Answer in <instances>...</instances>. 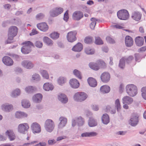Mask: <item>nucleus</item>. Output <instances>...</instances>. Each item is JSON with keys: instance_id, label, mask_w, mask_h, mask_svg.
Returning <instances> with one entry per match:
<instances>
[{"instance_id": "f3484780", "label": "nucleus", "mask_w": 146, "mask_h": 146, "mask_svg": "<svg viewBox=\"0 0 146 146\" xmlns=\"http://www.w3.org/2000/svg\"><path fill=\"white\" fill-rule=\"evenodd\" d=\"M59 120L60 121V122L58 125V128L62 129L65 126L67 122V119L64 117H61L59 118Z\"/></svg>"}, {"instance_id": "69168bd1", "label": "nucleus", "mask_w": 146, "mask_h": 146, "mask_svg": "<svg viewBox=\"0 0 146 146\" xmlns=\"http://www.w3.org/2000/svg\"><path fill=\"white\" fill-rule=\"evenodd\" d=\"M16 117L18 118H21V111H17L16 112L15 115Z\"/></svg>"}, {"instance_id": "0e129e2a", "label": "nucleus", "mask_w": 146, "mask_h": 146, "mask_svg": "<svg viewBox=\"0 0 146 146\" xmlns=\"http://www.w3.org/2000/svg\"><path fill=\"white\" fill-rule=\"evenodd\" d=\"M92 109L94 111H97L99 110V107L98 105H94L91 106Z\"/></svg>"}, {"instance_id": "6ab92c4d", "label": "nucleus", "mask_w": 146, "mask_h": 146, "mask_svg": "<svg viewBox=\"0 0 146 146\" xmlns=\"http://www.w3.org/2000/svg\"><path fill=\"white\" fill-rule=\"evenodd\" d=\"M58 98L60 101L63 104H66L68 101L67 96L64 94H59L58 95Z\"/></svg>"}, {"instance_id": "7ed1b4c3", "label": "nucleus", "mask_w": 146, "mask_h": 146, "mask_svg": "<svg viewBox=\"0 0 146 146\" xmlns=\"http://www.w3.org/2000/svg\"><path fill=\"white\" fill-rule=\"evenodd\" d=\"M127 93L130 96L133 97L137 94V89L136 86L134 84H130L126 87Z\"/></svg>"}, {"instance_id": "603ef678", "label": "nucleus", "mask_w": 146, "mask_h": 146, "mask_svg": "<svg viewBox=\"0 0 146 146\" xmlns=\"http://www.w3.org/2000/svg\"><path fill=\"white\" fill-rule=\"evenodd\" d=\"M93 39L92 37L88 36L86 37L84 40L85 42L86 43L89 44L92 42Z\"/></svg>"}, {"instance_id": "39448f33", "label": "nucleus", "mask_w": 146, "mask_h": 146, "mask_svg": "<svg viewBox=\"0 0 146 146\" xmlns=\"http://www.w3.org/2000/svg\"><path fill=\"white\" fill-rule=\"evenodd\" d=\"M117 16L119 19L122 20H126L129 17V14L127 11L126 9H122L118 11L117 13Z\"/></svg>"}, {"instance_id": "aec40b11", "label": "nucleus", "mask_w": 146, "mask_h": 146, "mask_svg": "<svg viewBox=\"0 0 146 146\" xmlns=\"http://www.w3.org/2000/svg\"><path fill=\"white\" fill-rule=\"evenodd\" d=\"M42 98V96L41 94L38 93L34 96L32 98L33 101L36 103H38L41 102Z\"/></svg>"}, {"instance_id": "7c9ffc66", "label": "nucleus", "mask_w": 146, "mask_h": 146, "mask_svg": "<svg viewBox=\"0 0 146 146\" xmlns=\"http://www.w3.org/2000/svg\"><path fill=\"white\" fill-rule=\"evenodd\" d=\"M1 107L3 110L8 112L11 111L13 109V106L11 104H3Z\"/></svg>"}, {"instance_id": "79ce46f5", "label": "nucleus", "mask_w": 146, "mask_h": 146, "mask_svg": "<svg viewBox=\"0 0 146 146\" xmlns=\"http://www.w3.org/2000/svg\"><path fill=\"white\" fill-rule=\"evenodd\" d=\"M106 111L107 112H110L111 113L115 114L116 112L115 110H112L110 106L108 105L106 107Z\"/></svg>"}, {"instance_id": "dca6fc26", "label": "nucleus", "mask_w": 146, "mask_h": 146, "mask_svg": "<svg viewBox=\"0 0 146 146\" xmlns=\"http://www.w3.org/2000/svg\"><path fill=\"white\" fill-rule=\"evenodd\" d=\"M37 27L40 31L43 32H46L48 29V27L45 23H42L37 24Z\"/></svg>"}, {"instance_id": "338daca9", "label": "nucleus", "mask_w": 146, "mask_h": 146, "mask_svg": "<svg viewBox=\"0 0 146 146\" xmlns=\"http://www.w3.org/2000/svg\"><path fill=\"white\" fill-rule=\"evenodd\" d=\"M56 142V141L54 139L49 140L48 141V144L50 145H52Z\"/></svg>"}, {"instance_id": "58836bf2", "label": "nucleus", "mask_w": 146, "mask_h": 146, "mask_svg": "<svg viewBox=\"0 0 146 146\" xmlns=\"http://www.w3.org/2000/svg\"><path fill=\"white\" fill-rule=\"evenodd\" d=\"M43 41L44 42L48 45H50L53 44L52 40L47 36L44 37Z\"/></svg>"}, {"instance_id": "6e6552de", "label": "nucleus", "mask_w": 146, "mask_h": 146, "mask_svg": "<svg viewBox=\"0 0 146 146\" xmlns=\"http://www.w3.org/2000/svg\"><path fill=\"white\" fill-rule=\"evenodd\" d=\"M85 123L84 119L80 116L76 117L72 120V126L74 127L76 124L79 127L83 126Z\"/></svg>"}, {"instance_id": "9b49d317", "label": "nucleus", "mask_w": 146, "mask_h": 146, "mask_svg": "<svg viewBox=\"0 0 146 146\" xmlns=\"http://www.w3.org/2000/svg\"><path fill=\"white\" fill-rule=\"evenodd\" d=\"M83 13L80 11H75L72 14V18L75 21H78L83 17Z\"/></svg>"}, {"instance_id": "de8ad7c7", "label": "nucleus", "mask_w": 146, "mask_h": 146, "mask_svg": "<svg viewBox=\"0 0 146 146\" xmlns=\"http://www.w3.org/2000/svg\"><path fill=\"white\" fill-rule=\"evenodd\" d=\"M73 72L74 74L78 78L81 79L82 77L81 73L79 70L76 69H75L74 70Z\"/></svg>"}, {"instance_id": "774afa93", "label": "nucleus", "mask_w": 146, "mask_h": 146, "mask_svg": "<svg viewBox=\"0 0 146 146\" xmlns=\"http://www.w3.org/2000/svg\"><path fill=\"white\" fill-rule=\"evenodd\" d=\"M9 55L11 57H13V58H15L16 60H18L19 58V56L17 55L13 54H11Z\"/></svg>"}, {"instance_id": "49530a36", "label": "nucleus", "mask_w": 146, "mask_h": 146, "mask_svg": "<svg viewBox=\"0 0 146 146\" xmlns=\"http://www.w3.org/2000/svg\"><path fill=\"white\" fill-rule=\"evenodd\" d=\"M40 72L42 76L46 79L49 78V75L47 72L44 70H41Z\"/></svg>"}, {"instance_id": "5fc2aeb1", "label": "nucleus", "mask_w": 146, "mask_h": 146, "mask_svg": "<svg viewBox=\"0 0 146 146\" xmlns=\"http://www.w3.org/2000/svg\"><path fill=\"white\" fill-rule=\"evenodd\" d=\"M123 58L126 63H130L133 59V57L132 56H130L128 57H124Z\"/></svg>"}, {"instance_id": "f03ea898", "label": "nucleus", "mask_w": 146, "mask_h": 146, "mask_svg": "<svg viewBox=\"0 0 146 146\" xmlns=\"http://www.w3.org/2000/svg\"><path fill=\"white\" fill-rule=\"evenodd\" d=\"M22 44L24 45L21 48V51L25 54H28L31 51L32 46L34 47L33 44L29 41H25Z\"/></svg>"}, {"instance_id": "052dcab7", "label": "nucleus", "mask_w": 146, "mask_h": 146, "mask_svg": "<svg viewBox=\"0 0 146 146\" xmlns=\"http://www.w3.org/2000/svg\"><path fill=\"white\" fill-rule=\"evenodd\" d=\"M68 10H67L65 13L64 15V17L63 18L64 20L67 22L69 19L68 14Z\"/></svg>"}, {"instance_id": "c85d7f7f", "label": "nucleus", "mask_w": 146, "mask_h": 146, "mask_svg": "<svg viewBox=\"0 0 146 146\" xmlns=\"http://www.w3.org/2000/svg\"><path fill=\"white\" fill-rule=\"evenodd\" d=\"M144 40L143 38L141 36L137 37L135 39L136 44L137 46H141L143 45Z\"/></svg>"}, {"instance_id": "a878e982", "label": "nucleus", "mask_w": 146, "mask_h": 146, "mask_svg": "<svg viewBox=\"0 0 146 146\" xmlns=\"http://www.w3.org/2000/svg\"><path fill=\"white\" fill-rule=\"evenodd\" d=\"M98 124L97 120L93 117L89 118L88 121V125L90 127L96 126Z\"/></svg>"}, {"instance_id": "c756f323", "label": "nucleus", "mask_w": 146, "mask_h": 146, "mask_svg": "<svg viewBox=\"0 0 146 146\" xmlns=\"http://www.w3.org/2000/svg\"><path fill=\"white\" fill-rule=\"evenodd\" d=\"M122 100L123 104H128L132 103L133 101L132 98L127 96L124 97L122 98Z\"/></svg>"}, {"instance_id": "b1692460", "label": "nucleus", "mask_w": 146, "mask_h": 146, "mask_svg": "<svg viewBox=\"0 0 146 146\" xmlns=\"http://www.w3.org/2000/svg\"><path fill=\"white\" fill-rule=\"evenodd\" d=\"M98 133L95 132H85L82 133L81 134V137H91L96 136Z\"/></svg>"}, {"instance_id": "412c9836", "label": "nucleus", "mask_w": 146, "mask_h": 146, "mask_svg": "<svg viewBox=\"0 0 146 146\" xmlns=\"http://www.w3.org/2000/svg\"><path fill=\"white\" fill-rule=\"evenodd\" d=\"M5 134L8 136V138L10 141L14 140L15 138V135L13 131L12 130H7L6 131Z\"/></svg>"}, {"instance_id": "8fccbe9b", "label": "nucleus", "mask_w": 146, "mask_h": 146, "mask_svg": "<svg viewBox=\"0 0 146 146\" xmlns=\"http://www.w3.org/2000/svg\"><path fill=\"white\" fill-rule=\"evenodd\" d=\"M44 15L42 13H40L37 14L36 16V19L37 20H41L44 17Z\"/></svg>"}, {"instance_id": "ddd939ff", "label": "nucleus", "mask_w": 146, "mask_h": 146, "mask_svg": "<svg viewBox=\"0 0 146 146\" xmlns=\"http://www.w3.org/2000/svg\"><path fill=\"white\" fill-rule=\"evenodd\" d=\"M21 65L23 67L28 69H31L34 66V64L31 62L27 60L23 61Z\"/></svg>"}, {"instance_id": "5701e85b", "label": "nucleus", "mask_w": 146, "mask_h": 146, "mask_svg": "<svg viewBox=\"0 0 146 146\" xmlns=\"http://www.w3.org/2000/svg\"><path fill=\"white\" fill-rule=\"evenodd\" d=\"M125 42L126 46L131 47L133 45V41L131 36H127L125 38Z\"/></svg>"}, {"instance_id": "2f4dec72", "label": "nucleus", "mask_w": 146, "mask_h": 146, "mask_svg": "<svg viewBox=\"0 0 146 146\" xmlns=\"http://www.w3.org/2000/svg\"><path fill=\"white\" fill-rule=\"evenodd\" d=\"M43 88L45 90L49 91L52 90L54 88V86L52 84L47 83L44 84Z\"/></svg>"}, {"instance_id": "393cba45", "label": "nucleus", "mask_w": 146, "mask_h": 146, "mask_svg": "<svg viewBox=\"0 0 146 146\" xmlns=\"http://www.w3.org/2000/svg\"><path fill=\"white\" fill-rule=\"evenodd\" d=\"M83 49V45L80 42H78L72 48V50L75 52L81 51Z\"/></svg>"}, {"instance_id": "423d86ee", "label": "nucleus", "mask_w": 146, "mask_h": 146, "mask_svg": "<svg viewBox=\"0 0 146 146\" xmlns=\"http://www.w3.org/2000/svg\"><path fill=\"white\" fill-rule=\"evenodd\" d=\"M55 126L54 121L50 119H47L45 122L44 127L46 131L51 132L54 128Z\"/></svg>"}, {"instance_id": "9d476101", "label": "nucleus", "mask_w": 146, "mask_h": 146, "mask_svg": "<svg viewBox=\"0 0 146 146\" xmlns=\"http://www.w3.org/2000/svg\"><path fill=\"white\" fill-rule=\"evenodd\" d=\"M139 122L138 117L136 114H133L129 121V124L132 126H135Z\"/></svg>"}, {"instance_id": "3c124183", "label": "nucleus", "mask_w": 146, "mask_h": 146, "mask_svg": "<svg viewBox=\"0 0 146 146\" xmlns=\"http://www.w3.org/2000/svg\"><path fill=\"white\" fill-rule=\"evenodd\" d=\"M95 43L97 44L100 45L103 44V42L99 37H96Z\"/></svg>"}, {"instance_id": "e2e57ef3", "label": "nucleus", "mask_w": 146, "mask_h": 146, "mask_svg": "<svg viewBox=\"0 0 146 146\" xmlns=\"http://www.w3.org/2000/svg\"><path fill=\"white\" fill-rule=\"evenodd\" d=\"M106 40L107 41L111 43H114L115 42L114 40L109 36H107L106 38Z\"/></svg>"}, {"instance_id": "13d9d810", "label": "nucleus", "mask_w": 146, "mask_h": 146, "mask_svg": "<svg viewBox=\"0 0 146 146\" xmlns=\"http://www.w3.org/2000/svg\"><path fill=\"white\" fill-rule=\"evenodd\" d=\"M56 12L57 13V15L62 13L63 11V8H56L54 9Z\"/></svg>"}, {"instance_id": "37998d69", "label": "nucleus", "mask_w": 146, "mask_h": 146, "mask_svg": "<svg viewBox=\"0 0 146 146\" xmlns=\"http://www.w3.org/2000/svg\"><path fill=\"white\" fill-rule=\"evenodd\" d=\"M124 58L123 57L121 58L119 60V66L121 68L123 69L125 66V61Z\"/></svg>"}, {"instance_id": "cd10ccee", "label": "nucleus", "mask_w": 146, "mask_h": 146, "mask_svg": "<svg viewBox=\"0 0 146 146\" xmlns=\"http://www.w3.org/2000/svg\"><path fill=\"white\" fill-rule=\"evenodd\" d=\"M87 81L89 85L92 87H95L97 85L96 80L92 77H90L87 79Z\"/></svg>"}, {"instance_id": "a19ab883", "label": "nucleus", "mask_w": 146, "mask_h": 146, "mask_svg": "<svg viewBox=\"0 0 146 146\" xmlns=\"http://www.w3.org/2000/svg\"><path fill=\"white\" fill-rule=\"evenodd\" d=\"M94 50L93 48L90 47H87L86 48L85 52L88 54H92L94 53Z\"/></svg>"}, {"instance_id": "bf43d9fd", "label": "nucleus", "mask_w": 146, "mask_h": 146, "mask_svg": "<svg viewBox=\"0 0 146 146\" xmlns=\"http://www.w3.org/2000/svg\"><path fill=\"white\" fill-rule=\"evenodd\" d=\"M35 45L36 47L39 48H42L43 45V44L42 42L39 41H38L35 42Z\"/></svg>"}, {"instance_id": "20e7f679", "label": "nucleus", "mask_w": 146, "mask_h": 146, "mask_svg": "<svg viewBox=\"0 0 146 146\" xmlns=\"http://www.w3.org/2000/svg\"><path fill=\"white\" fill-rule=\"evenodd\" d=\"M87 97L88 96L86 93L80 92L75 93L74 96L73 98L75 101L81 102L85 100Z\"/></svg>"}, {"instance_id": "6e6d98bb", "label": "nucleus", "mask_w": 146, "mask_h": 146, "mask_svg": "<svg viewBox=\"0 0 146 146\" xmlns=\"http://www.w3.org/2000/svg\"><path fill=\"white\" fill-rule=\"evenodd\" d=\"M56 12L54 9L51 10L49 13L50 16L53 17L57 16V13Z\"/></svg>"}, {"instance_id": "4d7b16f0", "label": "nucleus", "mask_w": 146, "mask_h": 146, "mask_svg": "<svg viewBox=\"0 0 146 146\" xmlns=\"http://www.w3.org/2000/svg\"><path fill=\"white\" fill-rule=\"evenodd\" d=\"M99 66H101L102 67H104L106 66V64L103 61L99 60L96 61Z\"/></svg>"}, {"instance_id": "a18cd8bd", "label": "nucleus", "mask_w": 146, "mask_h": 146, "mask_svg": "<svg viewBox=\"0 0 146 146\" xmlns=\"http://www.w3.org/2000/svg\"><path fill=\"white\" fill-rule=\"evenodd\" d=\"M115 107L117 108V111H119L121 109V105L119 100L118 99L116 100L115 103Z\"/></svg>"}, {"instance_id": "f257e3e1", "label": "nucleus", "mask_w": 146, "mask_h": 146, "mask_svg": "<svg viewBox=\"0 0 146 146\" xmlns=\"http://www.w3.org/2000/svg\"><path fill=\"white\" fill-rule=\"evenodd\" d=\"M18 29L15 26H12L9 29L8 34V39L5 42V44H8L13 42V38L15 36L17 33Z\"/></svg>"}, {"instance_id": "680f3d73", "label": "nucleus", "mask_w": 146, "mask_h": 146, "mask_svg": "<svg viewBox=\"0 0 146 146\" xmlns=\"http://www.w3.org/2000/svg\"><path fill=\"white\" fill-rule=\"evenodd\" d=\"M135 60L136 61L139 62L141 58L140 55L138 53L135 54H134Z\"/></svg>"}, {"instance_id": "72a5a7b5", "label": "nucleus", "mask_w": 146, "mask_h": 146, "mask_svg": "<svg viewBox=\"0 0 146 146\" xmlns=\"http://www.w3.org/2000/svg\"><path fill=\"white\" fill-rule=\"evenodd\" d=\"M89 67L92 69L95 70H98L100 69L97 62L96 63L91 62L89 64Z\"/></svg>"}, {"instance_id": "bb28decb", "label": "nucleus", "mask_w": 146, "mask_h": 146, "mask_svg": "<svg viewBox=\"0 0 146 146\" xmlns=\"http://www.w3.org/2000/svg\"><path fill=\"white\" fill-rule=\"evenodd\" d=\"M110 118L107 113L104 114L102 117V123L105 125H107L110 122Z\"/></svg>"}, {"instance_id": "f8f14e48", "label": "nucleus", "mask_w": 146, "mask_h": 146, "mask_svg": "<svg viewBox=\"0 0 146 146\" xmlns=\"http://www.w3.org/2000/svg\"><path fill=\"white\" fill-rule=\"evenodd\" d=\"M31 128L33 133L35 134L39 133L41 131L40 125L36 122L33 123L32 124Z\"/></svg>"}, {"instance_id": "2eb2a0df", "label": "nucleus", "mask_w": 146, "mask_h": 146, "mask_svg": "<svg viewBox=\"0 0 146 146\" xmlns=\"http://www.w3.org/2000/svg\"><path fill=\"white\" fill-rule=\"evenodd\" d=\"M2 61L3 63L7 66H11L13 64V60L9 57L6 56L2 58Z\"/></svg>"}, {"instance_id": "473e14b6", "label": "nucleus", "mask_w": 146, "mask_h": 146, "mask_svg": "<svg viewBox=\"0 0 146 146\" xmlns=\"http://www.w3.org/2000/svg\"><path fill=\"white\" fill-rule=\"evenodd\" d=\"M110 90V87L106 85L102 86L100 88L101 91L103 93H108L109 92Z\"/></svg>"}, {"instance_id": "864d4df0", "label": "nucleus", "mask_w": 146, "mask_h": 146, "mask_svg": "<svg viewBox=\"0 0 146 146\" xmlns=\"http://www.w3.org/2000/svg\"><path fill=\"white\" fill-rule=\"evenodd\" d=\"M32 78L34 80L38 81H39L40 79V76L38 74L35 73L32 75Z\"/></svg>"}, {"instance_id": "4468645a", "label": "nucleus", "mask_w": 146, "mask_h": 146, "mask_svg": "<svg viewBox=\"0 0 146 146\" xmlns=\"http://www.w3.org/2000/svg\"><path fill=\"white\" fill-rule=\"evenodd\" d=\"M100 78L102 82L106 83L110 80V76L108 72H104L101 74Z\"/></svg>"}, {"instance_id": "e433bc0d", "label": "nucleus", "mask_w": 146, "mask_h": 146, "mask_svg": "<svg viewBox=\"0 0 146 146\" xmlns=\"http://www.w3.org/2000/svg\"><path fill=\"white\" fill-rule=\"evenodd\" d=\"M22 106L24 108H28L30 106V104L29 101L26 100H22Z\"/></svg>"}, {"instance_id": "4c0bfd02", "label": "nucleus", "mask_w": 146, "mask_h": 146, "mask_svg": "<svg viewBox=\"0 0 146 146\" xmlns=\"http://www.w3.org/2000/svg\"><path fill=\"white\" fill-rule=\"evenodd\" d=\"M21 91L19 89H17L12 92L11 96L12 97L15 98L17 97V96L20 95Z\"/></svg>"}, {"instance_id": "c9c22d12", "label": "nucleus", "mask_w": 146, "mask_h": 146, "mask_svg": "<svg viewBox=\"0 0 146 146\" xmlns=\"http://www.w3.org/2000/svg\"><path fill=\"white\" fill-rule=\"evenodd\" d=\"M90 20L92 22L90 24V27L91 29H94L96 24V21H98V20L95 18L92 17L91 18Z\"/></svg>"}, {"instance_id": "c03bdc74", "label": "nucleus", "mask_w": 146, "mask_h": 146, "mask_svg": "<svg viewBox=\"0 0 146 146\" xmlns=\"http://www.w3.org/2000/svg\"><path fill=\"white\" fill-rule=\"evenodd\" d=\"M59 36V34L56 32L53 33L50 35V36L51 38L54 39H58Z\"/></svg>"}, {"instance_id": "ea45409f", "label": "nucleus", "mask_w": 146, "mask_h": 146, "mask_svg": "<svg viewBox=\"0 0 146 146\" xmlns=\"http://www.w3.org/2000/svg\"><path fill=\"white\" fill-rule=\"evenodd\" d=\"M36 90V88L35 87L29 86L27 87L25 90L26 92L28 93H31L33 92Z\"/></svg>"}, {"instance_id": "4be33fe9", "label": "nucleus", "mask_w": 146, "mask_h": 146, "mask_svg": "<svg viewBox=\"0 0 146 146\" xmlns=\"http://www.w3.org/2000/svg\"><path fill=\"white\" fill-rule=\"evenodd\" d=\"M69 83L72 88H78L79 86V83L76 79H72L70 81Z\"/></svg>"}, {"instance_id": "09e8293b", "label": "nucleus", "mask_w": 146, "mask_h": 146, "mask_svg": "<svg viewBox=\"0 0 146 146\" xmlns=\"http://www.w3.org/2000/svg\"><path fill=\"white\" fill-rule=\"evenodd\" d=\"M141 92H142L141 95L142 97L146 100V87L142 88L141 89Z\"/></svg>"}, {"instance_id": "f704fd0d", "label": "nucleus", "mask_w": 146, "mask_h": 146, "mask_svg": "<svg viewBox=\"0 0 146 146\" xmlns=\"http://www.w3.org/2000/svg\"><path fill=\"white\" fill-rule=\"evenodd\" d=\"M57 82L59 85L62 86L66 82V79L65 77L61 76L58 78Z\"/></svg>"}, {"instance_id": "0eeeda50", "label": "nucleus", "mask_w": 146, "mask_h": 146, "mask_svg": "<svg viewBox=\"0 0 146 146\" xmlns=\"http://www.w3.org/2000/svg\"><path fill=\"white\" fill-rule=\"evenodd\" d=\"M29 128V127L28 123H21L18 126V131L20 133L25 134L28 131Z\"/></svg>"}, {"instance_id": "1a4fd4ad", "label": "nucleus", "mask_w": 146, "mask_h": 146, "mask_svg": "<svg viewBox=\"0 0 146 146\" xmlns=\"http://www.w3.org/2000/svg\"><path fill=\"white\" fill-rule=\"evenodd\" d=\"M76 34L77 32L76 31H73L68 32L66 36L68 41L71 42L75 41L76 39Z\"/></svg>"}, {"instance_id": "a211bd4d", "label": "nucleus", "mask_w": 146, "mask_h": 146, "mask_svg": "<svg viewBox=\"0 0 146 146\" xmlns=\"http://www.w3.org/2000/svg\"><path fill=\"white\" fill-rule=\"evenodd\" d=\"M142 16L141 14L137 11H135L132 13L131 17L133 20L139 21L141 19Z\"/></svg>"}]
</instances>
